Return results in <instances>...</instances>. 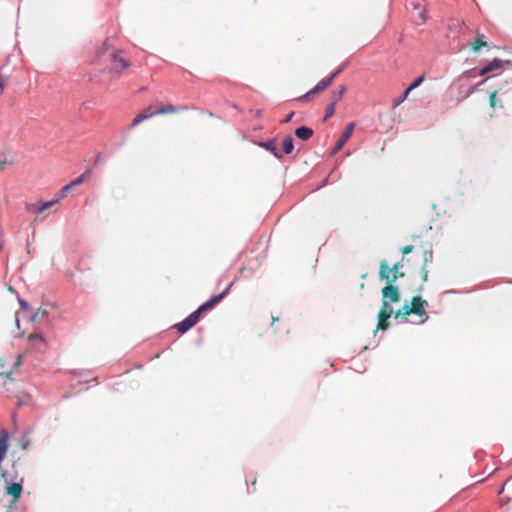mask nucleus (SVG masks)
<instances>
[{
  "instance_id": "obj_45",
  "label": "nucleus",
  "mask_w": 512,
  "mask_h": 512,
  "mask_svg": "<svg viewBox=\"0 0 512 512\" xmlns=\"http://www.w3.org/2000/svg\"><path fill=\"white\" fill-rule=\"evenodd\" d=\"M423 280H424V281H426V280H427V272H425V273L423 274Z\"/></svg>"
},
{
  "instance_id": "obj_6",
  "label": "nucleus",
  "mask_w": 512,
  "mask_h": 512,
  "mask_svg": "<svg viewBox=\"0 0 512 512\" xmlns=\"http://www.w3.org/2000/svg\"><path fill=\"white\" fill-rule=\"evenodd\" d=\"M22 482H23V479H20V481L16 482V483H12V482L8 481L7 479L5 480L6 493L8 495L12 496L14 501H17L21 497Z\"/></svg>"
},
{
  "instance_id": "obj_4",
  "label": "nucleus",
  "mask_w": 512,
  "mask_h": 512,
  "mask_svg": "<svg viewBox=\"0 0 512 512\" xmlns=\"http://www.w3.org/2000/svg\"><path fill=\"white\" fill-rule=\"evenodd\" d=\"M59 202V198L41 203H27L25 208L28 213L39 214Z\"/></svg>"
},
{
  "instance_id": "obj_9",
  "label": "nucleus",
  "mask_w": 512,
  "mask_h": 512,
  "mask_svg": "<svg viewBox=\"0 0 512 512\" xmlns=\"http://www.w3.org/2000/svg\"><path fill=\"white\" fill-rule=\"evenodd\" d=\"M397 268H398V265H395L394 270H397ZM391 273H392V269L389 268L387 262L385 260L382 261L380 263V273H379L380 278L386 280L389 283H392V282L396 281L397 275H396V271H394L393 277L390 278Z\"/></svg>"
},
{
  "instance_id": "obj_47",
  "label": "nucleus",
  "mask_w": 512,
  "mask_h": 512,
  "mask_svg": "<svg viewBox=\"0 0 512 512\" xmlns=\"http://www.w3.org/2000/svg\"><path fill=\"white\" fill-rule=\"evenodd\" d=\"M273 322L278 321V317H272Z\"/></svg>"
},
{
  "instance_id": "obj_14",
  "label": "nucleus",
  "mask_w": 512,
  "mask_h": 512,
  "mask_svg": "<svg viewBox=\"0 0 512 512\" xmlns=\"http://www.w3.org/2000/svg\"><path fill=\"white\" fill-rule=\"evenodd\" d=\"M48 311L46 309L39 308L36 312H34L31 316V320L33 322H46L48 320Z\"/></svg>"
},
{
  "instance_id": "obj_3",
  "label": "nucleus",
  "mask_w": 512,
  "mask_h": 512,
  "mask_svg": "<svg viewBox=\"0 0 512 512\" xmlns=\"http://www.w3.org/2000/svg\"><path fill=\"white\" fill-rule=\"evenodd\" d=\"M410 306V311H413V313L421 317V324L425 323L428 320V315L424 310V306H428L427 301L422 300L421 297H414Z\"/></svg>"
},
{
  "instance_id": "obj_43",
  "label": "nucleus",
  "mask_w": 512,
  "mask_h": 512,
  "mask_svg": "<svg viewBox=\"0 0 512 512\" xmlns=\"http://www.w3.org/2000/svg\"><path fill=\"white\" fill-rule=\"evenodd\" d=\"M15 324L17 326H19V317H18V314L16 313V317H15Z\"/></svg>"
},
{
  "instance_id": "obj_8",
  "label": "nucleus",
  "mask_w": 512,
  "mask_h": 512,
  "mask_svg": "<svg viewBox=\"0 0 512 512\" xmlns=\"http://www.w3.org/2000/svg\"><path fill=\"white\" fill-rule=\"evenodd\" d=\"M382 296H383L382 302L395 303L400 300V295H399L397 287L392 286V285H388L382 289Z\"/></svg>"
},
{
  "instance_id": "obj_18",
  "label": "nucleus",
  "mask_w": 512,
  "mask_h": 512,
  "mask_svg": "<svg viewBox=\"0 0 512 512\" xmlns=\"http://www.w3.org/2000/svg\"><path fill=\"white\" fill-rule=\"evenodd\" d=\"M154 116L153 112L151 113H141L139 114L130 124V128H134L138 124H140L142 121L149 119L150 117Z\"/></svg>"
},
{
  "instance_id": "obj_19",
  "label": "nucleus",
  "mask_w": 512,
  "mask_h": 512,
  "mask_svg": "<svg viewBox=\"0 0 512 512\" xmlns=\"http://www.w3.org/2000/svg\"><path fill=\"white\" fill-rule=\"evenodd\" d=\"M176 110H177V108L173 105H165V106L153 111V115L173 113Z\"/></svg>"
},
{
  "instance_id": "obj_34",
  "label": "nucleus",
  "mask_w": 512,
  "mask_h": 512,
  "mask_svg": "<svg viewBox=\"0 0 512 512\" xmlns=\"http://www.w3.org/2000/svg\"><path fill=\"white\" fill-rule=\"evenodd\" d=\"M412 250H413V246H411V245H407L401 249L403 254H409L410 252H412Z\"/></svg>"
},
{
  "instance_id": "obj_7",
  "label": "nucleus",
  "mask_w": 512,
  "mask_h": 512,
  "mask_svg": "<svg viewBox=\"0 0 512 512\" xmlns=\"http://www.w3.org/2000/svg\"><path fill=\"white\" fill-rule=\"evenodd\" d=\"M355 127V124L354 123H349L343 133H342V136L340 137V139L337 141L335 147L333 148L332 150V155L333 154H336L339 150L342 149V147L344 146V144L346 143V141L351 137L352 133H353V129Z\"/></svg>"
},
{
  "instance_id": "obj_33",
  "label": "nucleus",
  "mask_w": 512,
  "mask_h": 512,
  "mask_svg": "<svg viewBox=\"0 0 512 512\" xmlns=\"http://www.w3.org/2000/svg\"><path fill=\"white\" fill-rule=\"evenodd\" d=\"M342 69V67H339L328 77L331 78V83L333 82L334 78L342 71Z\"/></svg>"
},
{
  "instance_id": "obj_44",
  "label": "nucleus",
  "mask_w": 512,
  "mask_h": 512,
  "mask_svg": "<svg viewBox=\"0 0 512 512\" xmlns=\"http://www.w3.org/2000/svg\"><path fill=\"white\" fill-rule=\"evenodd\" d=\"M4 166H5V162H4V161H1V162H0V170H2Z\"/></svg>"
},
{
  "instance_id": "obj_32",
  "label": "nucleus",
  "mask_w": 512,
  "mask_h": 512,
  "mask_svg": "<svg viewBox=\"0 0 512 512\" xmlns=\"http://www.w3.org/2000/svg\"><path fill=\"white\" fill-rule=\"evenodd\" d=\"M406 95L403 93L394 100V105L397 106L406 100Z\"/></svg>"
},
{
  "instance_id": "obj_26",
  "label": "nucleus",
  "mask_w": 512,
  "mask_h": 512,
  "mask_svg": "<svg viewBox=\"0 0 512 512\" xmlns=\"http://www.w3.org/2000/svg\"><path fill=\"white\" fill-rule=\"evenodd\" d=\"M335 102H332L330 105H328L325 109V116L323 118V121H327L334 113H335Z\"/></svg>"
},
{
  "instance_id": "obj_42",
  "label": "nucleus",
  "mask_w": 512,
  "mask_h": 512,
  "mask_svg": "<svg viewBox=\"0 0 512 512\" xmlns=\"http://www.w3.org/2000/svg\"><path fill=\"white\" fill-rule=\"evenodd\" d=\"M155 111L152 107L147 108L143 113H151Z\"/></svg>"
},
{
  "instance_id": "obj_29",
  "label": "nucleus",
  "mask_w": 512,
  "mask_h": 512,
  "mask_svg": "<svg viewBox=\"0 0 512 512\" xmlns=\"http://www.w3.org/2000/svg\"><path fill=\"white\" fill-rule=\"evenodd\" d=\"M425 79V76L424 75H421L419 77H417L415 80H413V82L410 84V89H416L417 87H419L423 81Z\"/></svg>"
},
{
  "instance_id": "obj_17",
  "label": "nucleus",
  "mask_w": 512,
  "mask_h": 512,
  "mask_svg": "<svg viewBox=\"0 0 512 512\" xmlns=\"http://www.w3.org/2000/svg\"><path fill=\"white\" fill-rule=\"evenodd\" d=\"M487 46V42L484 40V35H478L477 39L472 43V50L478 52L481 47Z\"/></svg>"
},
{
  "instance_id": "obj_10",
  "label": "nucleus",
  "mask_w": 512,
  "mask_h": 512,
  "mask_svg": "<svg viewBox=\"0 0 512 512\" xmlns=\"http://www.w3.org/2000/svg\"><path fill=\"white\" fill-rule=\"evenodd\" d=\"M29 342L34 346V349L40 353L45 351L46 340L41 334H30L28 336Z\"/></svg>"
},
{
  "instance_id": "obj_39",
  "label": "nucleus",
  "mask_w": 512,
  "mask_h": 512,
  "mask_svg": "<svg viewBox=\"0 0 512 512\" xmlns=\"http://www.w3.org/2000/svg\"><path fill=\"white\" fill-rule=\"evenodd\" d=\"M100 160H101V154H98L94 160V163L93 165L94 166H97L99 163H100Z\"/></svg>"
},
{
  "instance_id": "obj_13",
  "label": "nucleus",
  "mask_w": 512,
  "mask_h": 512,
  "mask_svg": "<svg viewBox=\"0 0 512 512\" xmlns=\"http://www.w3.org/2000/svg\"><path fill=\"white\" fill-rule=\"evenodd\" d=\"M502 64H503L502 60L495 58L489 64H487L480 70L479 75L483 76L497 68H500L502 66Z\"/></svg>"
},
{
  "instance_id": "obj_16",
  "label": "nucleus",
  "mask_w": 512,
  "mask_h": 512,
  "mask_svg": "<svg viewBox=\"0 0 512 512\" xmlns=\"http://www.w3.org/2000/svg\"><path fill=\"white\" fill-rule=\"evenodd\" d=\"M293 148V138L292 136L288 135L283 139V151L285 154H290L292 153Z\"/></svg>"
},
{
  "instance_id": "obj_1",
  "label": "nucleus",
  "mask_w": 512,
  "mask_h": 512,
  "mask_svg": "<svg viewBox=\"0 0 512 512\" xmlns=\"http://www.w3.org/2000/svg\"><path fill=\"white\" fill-rule=\"evenodd\" d=\"M233 283H230L223 292L217 295L211 296L207 301L202 303L196 310L198 313H203L205 311H208L212 308H214L221 300L228 294L229 290L231 289Z\"/></svg>"
},
{
  "instance_id": "obj_35",
  "label": "nucleus",
  "mask_w": 512,
  "mask_h": 512,
  "mask_svg": "<svg viewBox=\"0 0 512 512\" xmlns=\"http://www.w3.org/2000/svg\"><path fill=\"white\" fill-rule=\"evenodd\" d=\"M293 116H294V112H291L290 114H288V115L286 116V118H285L282 122H283V123H288V122H290V121L292 120Z\"/></svg>"
},
{
  "instance_id": "obj_49",
  "label": "nucleus",
  "mask_w": 512,
  "mask_h": 512,
  "mask_svg": "<svg viewBox=\"0 0 512 512\" xmlns=\"http://www.w3.org/2000/svg\"><path fill=\"white\" fill-rule=\"evenodd\" d=\"M0 366H1V367L5 366V363H2V362H1V363H0Z\"/></svg>"
},
{
  "instance_id": "obj_11",
  "label": "nucleus",
  "mask_w": 512,
  "mask_h": 512,
  "mask_svg": "<svg viewBox=\"0 0 512 512\" xmlns=\"http://www.w3.org/2000/svg\"><path fill=\"white\" fill-rule=\"evenodd\" d=\"M259 146L263 147L267 151L271 152L277 159L282 158L281 151L276 147V143L274 140H269L266 142H260Z\"/></svg>"
},
{
  "instance_id": "obj_37",
  "label": "nucleus",
  "mask_w": 512,
  "mask_h": 512,
  "mask_svg": "<svg viewBox=\"0 0 512 512\" xmlns=\"http://www.w3.org/2000/svg\"><path fill=\"white\" fill-rule=\"evenodd\" d=\"M316 94V92H312V89L310 91H308L305 95H303L301 97V99H308L310 98L312 95Z\"/></svg>"
},
{
  "instance_id": "obj_5",
  "label": "nucleus",
  "mask_w": 512,
  "mask_h": 512,
  "mask_svg": "<svg viewBox=\"0 0 512 512\" xmlns=\"http://www.w3.org/2000/svg\"><path fill=\"white\" fill-rule=\"evenodd\" d=\"M129 66L130 62L121 56V51H117L112 54V71L120 72Z\"/></svg>"
},
{
  "instance_id": "obj_12",
  "label": "nucleus",
  "mask_w": 512,
  "mask_h": 512,
  "mask_svg": "<svg viewBox=\"0 0 512 512\" xmlns=\"http://www.w3.org/2000/svg\"><path fill=\"white\" fill-rule=\"evenodd\" d=\"M295 135L302 141H307L313 136V130L307 126L298 127L295 130Z\"/></svg>"
},
{
  "instance_id": "obj_41",
  "label": "nucleus",
  "mask_w": 512,
  "mask_h": 512,
  "mask_svg": "<svg viewBox=\"0 0 512 512\" xmlns=\"http://www.w3.org/2000/svg\"><path fill=\"white\" fill-rule=\"evenodd\" d=\"M413 89H410V85L406 88V90L403 92L404 95H406V97H408L409 93L412 91Z\"/></svg>"
},
{
  "instance_id": "obj_48",
  "label": "nucleus",
  "mask_w": 512,
  "mask_h": 512,
  "mask_svg": "<svg viewBox=\"0 0 512 512\" xmlns=\"http://www.w3.org/2000/svg\"><path fill=\"white\" fill-rule=\"evenodd\" d=\"M427 260H428V254L425 253V261H427Z\"/></svg>"
},
{
  "instance_id": "obj_36",
  "label": "nucleus",
  "mask_w": 512,
  "mask_h": 512,
  "mask_svg": "<svg viewBox=\"0 0 512 512\" xmlns=\"http://www.w3.org/2000/svg\"><path fill=\"white\" fill-rule=\"evenodd\" d=\"M22 364L21 356H18L13 364V367H19Z\"/></svg>"
},
{
  "instance_id": "obj_28",
  "label": "nucleus",
  "mask_w": 512,
  "mask_h": 512,
  "mask_svg": "<svg viewBox=\"0 0 512 512\" xmlns=\"http://www.w3.org/2000/svg\"><path fill=\"white\" fill-rule=\"evenodd\" d=\"M75 187V185H72V182H70L69 184L65 185L64 187H62V189L60 190V196L58 197L59 200L64 198L65 195L73 188Z\"/></svg>"
},
{
  "instance_id": "obj_38",
  "label": "nucleus",
  "mask_w": 512,
  "mask_h": 512,
  "mask_svg": "<svg viewBox=\"0 0 512 512\" xmlns=\"http://www.w3.org/2000/svg\"><path fill=\"white\" fill-rule=\"evenodd\" d=\"M12 372H1L0 376L5 377L6 379H12L11 378Z\"/></svg>"
},
{
  "instance_id": "obj_15",
  "label": "nucleus",
  "mask_w": 512,
  "mask_h": 512,
  "mask_svg": "<svg viewBox=\"0 0 512 512\" xmlns=\"http://www.w3.org/2000/svg\"><path fill=\"white\" fill-rule=\"evenodd\" d=\"M331 84V78H323L315 85L314 88H312V92H321L328 88Z\"/></svg>"
},
{
  "instance_id": "obj_23",
  "label": "nucleus",
  "mask_w": 512,
  "mask_h": 512,
  "mask_svg": "<svg viewBox=\"0 0 512 512\" xmlns=\"http://www.w3.org/2000/svg\"><path fill=\"white\" fill-rule=\"evenodd\" d=\"M200 313H198L197 310H195L194 312H192L191 314H189L185 320L188 321V323L190 324L191 327H193L199 320V317H200Z\"/></svg>"
},
{
  "instance_id": "obj_46",
  "label": "nucleus",
  "mask_w": 512,
  "mask_h": 512,
  "mask_svg": "<svg viewBox=\"0 0 512 512\" xmlns=\"http://www.w3.org/2000/svg\"><path fill=\"white\" fill-rule=\"evenodd\" d=\"M484 81L481 82V84L483 83ZM480 85V83L475 87L473 88L472 90H470V93H473V91Z\"/></svg>"
},
{
  "instance_id": "obj_22",
  "label": "nucleus",
  "mask_w": 512,
  "mask_h": 512,
  "mask_svg": "<svg viewBox=\"0 0 512 512\" xmlns=\"http://www.w3.org/2000/svg\"><path fill=\"white\" fill-rule=\"evenodd\" d=\"M411 309V306L410 304L406 303L401 310L397 311L395 313V318H399L400 316H404L406 318V316L410 315L411 313H413V311H410Z\"/></svg>"
},
{
  "instance_id": "obj_24",
  "label": "nucleus",
  "mask_w": 512,
  "mask_h": 512,
  "mask_svg": "<svg viewBox=\"0 0 512 512\" xmlns=\"http://www.w3.org/2000/svg\"><path fill=\"white\" fill-rule=\"evenodd\" d=\"M200 313H198L197 310H195L194 312H192L191 314H189L185 320L188 321V323L190 324L191 327H193L199 320V317H200Z\"/></svg>"
},
{
  "instance_id": "obj_27",
  "label": "nucleus",
  "mask_w": 512,
  "mask_h": 512,
  "mask_svg": "<svg viewBox=\"0 0 512 512\" xmlns=\"http://www.w3.org/2000/svg\"><path fill=\"white\" fill-rule=\"evenodd\" d=\"M19 444L21 446V448L23 450H26L30 444V439H29V436H28V433L24 434L20 440H19Z\"/></svg>"
},
{
  "instance_id": "obj_30",
  "label": "nucleus",
  "mask_w": 512,
  "mask_h": 512,
  "mask_svg": "<svg viewBox=\"0 0 512 512\" xmlns=\"http://www.w3.org/2000/svg\"><path fill=\"white\" fill-rule=\"evenodd\" d=\"M346 88L345 86H341L339 91L338 92H335L333 94V97H334V100L333 102H335V104L342 98L344 92H345Z\"/></svg>"
},
{
  "instance_id": "obj_31",
  "label": "nucleus",
  "mask_w": 512,
  "mask_h": 512,
  "mask_svg": "<svg viewBox=\"0 0 512 512\" xmlns=\"http://www.w3.org/2000/svg\"><path fill=\"white\" fill-rule=\"evenodd\" d=\"M18 302H19L22 310H25V311L29 310L30 307H29V304H28V302L26 300H24V299H22L21 297L18 296Z\"/></svg>"
},
{
  "instance_id": "obj_21",
  "label": "nucleus",
  "mask_w": 512,
  "mask_h": 512,
  "mask_svg": "<svg viewBox=\"0 0 512 512\" xmlns=\"http://www.w3.org/2000/svg\"><path fill=\"white\" fill-rule=\"evenodd\" d=\"M92 174V169H87L84 173H82L80 176H78L75 180L72 181V185H80L85 181L87 177H89Z\"/></svg>"
},
{
  "instance_id": "obj_25",
  "label": "nucleus",
  "mask_w": 512,
  "mask_h": 512,
  "mask_svg": "<svg viewBox=\"0 0 512 512\" xmlns=\"http://www.w3.org/2000/svg\"><path fill=\"white\" fill-rule=\"evenodd\" d=\"M489 101H490V106L492 108H496L497 106L502 107L501 102L498 101V99H497V91H493L490 93Z\"/></svg>"
},
{
  "instance_id": "obj_20",
  "label": "nucleus",
  "mask_w": 512,
  "mask_h": 512,
  "mask_svg": "<svg viewBox=\"0 0 512 512\" xmlns=\"http://www.w3.org/2000/svg\"><path fill=\"white\" fill-rule=\"evenodd\" d=\"M174 328L180 332V333H186L187 331H189L192 327L190 326V324L188 323L187 320H182L181 322L177 323L174 325Z\"/></svg>"
},
{
  "instance_id": "obj_40",
  "label": "nucleus",
  "mask_w": 512,
  "mask_h": 512,
  "mask_svg": "<svg viewBox=\"0 0 512 512\" xmlns=\"http://www.w3.org/2000/svg\"><path fill=\"white\" fill-rule=\"evenodd\" d=\"M413 89H410V85L406 88V90L403 92L404 95H406V97H408L409 93L412 91Z\"/></svg>"
},
{
  "instance_id": "obj_2",
  "label": "nucleus",
  "mask_w": 512,
  "mask_h": 512,
  "mask_svg": "<svg viewBox=\"0 0 512 512\" xmlns=\"http://www.w3.org/2000/svg\"><path fill=\"white\" fill-rule=\"evenodd\" d=\"M390 302H383L382 308L379 311L378 314V325L374 333H376L378 330H386L388 327L387 320L390 318V316L393 314V310L390 307Z\"/></svg>"
}]
</instances>
